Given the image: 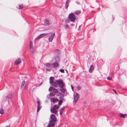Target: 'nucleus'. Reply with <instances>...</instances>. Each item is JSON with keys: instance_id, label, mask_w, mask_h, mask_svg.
I'll return each instance as SVG.
<instances>
[{"instance_id": "14", "label": "nucleus", "mask_w": 127, "mask_h": 127, "mask_svg": "<svg viewBox=\"0 0 127 127\" xmlns=\"http://www.w3.org/2000/svg\"><path fill=\"white\" fill-rule=\"evenodd\" d=\"M52 66L54 67H56L58 66V64L57 62H55L52 64Z\"/></svg>"}, {"instance_id": "10", "label": "nucleus", "mask_w": 127, "mask_h": 127, "mask_svg": "<svg viewBox=\"0 0 127 127\" xmlns=\"http://www.w3.org/2000/svg\"><path fill=\"white\" fill-rule=\"evenodd\" d=\"M13 96L11 93H10L9 94H7V96L5 97V99L8 100L9 99L13 97Z\"/></svg>"}, {"instance_id": "1", "label": "nucleus", "mask_w": 127, "mask_h": 127, "mask_svg": "<svg viewBox=\"0 0 127 127\" xmlns=\"http://www.w3.org/2000/svg\"><path fill=\"white\" fill-rule=\"evenodd\" d=\"M60 106L57 105H54L52 108L50 109V111L51 112L55 114H57L58 112L57 109H58L59 108Z\"/></svg>"}, {"instance_id": "22", "label": "nucleus", "mask_w": 127, "mask_h": 127, "mask_svg": "<svg viewBox=\"0 0 127 127\" xmlns=\"http://www.w3.org/2000/svg\"><path fill=\"white\" fill-rule=\"evenodd\" d=\"M55 94L53 92L50 93L49 95L51 96H55Z\"/></svg>"}, {"instance_id": "18", "label": "nucleus", "mask_w": 127, "mask_h": 127, "mask_svg": "<svg viewBox=\"0 0 127 127\" xmlns=\"http://www.w3.org/2000/svg\"><path fill=\"white\" fill-rule=\"evenodd\" d=\"M120 116L121 117L123 118H125L127 117V115L125 114H120Z\"/></svg>"}, {"instance_id": "28", "label": "nucleus", "mask_w": 127, "mask_h": 127, "mask_svg": "<svg viewBox=\"0 0 127 127\" xmlns=\"http://www.w3.org/2000/svg\"><path fill=\"white\" fill-rule=\"evenodd\" d=\"M30 47H33V45L32 43V41H30Z\"/></svg>"}, {"instance_id": "20", "label": "nucleus", "mask_w": 127, "mask_h": 127, "mask_svg": "<svg viewBox=\"0 0 127 127\" xmlns=\"http://www.w3.org/2000/svg\"><path fill=\"white\" fill-rule=\"evenodd\" d=\"M18 8L20 9H22L23 8V6L22 4H21L19 5V7H18Z\"/></svg>"}, {"instance_id": "44", "label": "nucleus", "mask_w": 127, "mask_h": 127, "mask_svg": "<svg viewBox=\"0 0 127 127\" xmlns=\"http://www.w3.org/2000/svg\"><path fill=\"white\" fill-rule=\"evenodd\" d=\"M5 127H10V125H9L6 126Z\"/></svg>"}, {"instance_id": "46", "label": "nucleus", "mask_w": 127, "mask_h": 127, "mask_svg": "<svg viewBox=\"0 0 127 127\" xmlns=\"http://www.w3.org/2000/svg\"><path fill=\"white\" fill-rule=\"evenodd\" d=\"M14 64H16V61H15Z\"/></svg>"}, {"instance_id": "17", "label": "nucleus", "mask_w": 127, "mask_h": 127, "mask_svg": "<svg viewBox=\"0 0 127 127\" xmlns=\"http://www.w3.org/2000/svg\"><path fill=\"white\" fill-rule=\"evenodd\" d=\"M59 95H60V96L59 97V99L62 98H63L64 96V94L61 92L59 93Z\"/></svg>"}, {"instance_id": "37", "label": "nucleus", "mask_w": 127, "mask_h": 127, "mask_svg": "<svg viewBox=\"0 0 127 127\" xmlns=\"http://www.w3.org/2000/svg\"><path fill=\"white\" fill-rule=\"evenodd\" d=\"M55 59L56 61H58L59 60V58L58 57H56L55 58Z\"/></svg>"}, {"instance_id": "43", "label": "nucleus", "mask_w": 127, "mask_h": 127, "mask_svg": "<svg viewBox=\"0 0 127 127\" xmlns=\"http://www.w3.org/2000/svg\"><path fill=\"white\" fill-rule=\"evenodd\" d=\"M71 88H72V90H73V87L72 86V85H71Z\"/></svg>"}, {"instance_id": "7", "label": "nucleus", "mask_w": 127, "mask_h": 127, "mask_svg": "<svg viewBox=\"0 0 127 127\" xmlns=\"http://www.w3.org/2000/svg\"><path fill=\"white\" fill-rule=\"evenodd\" d=\"M55 125V123L53 121H50L49 122V124L47 127H53Z\"/></svg>"}, {"instance_id": "41", "label": "nucleus", "mask_w": 127, "mask_h": 127, "mask_svg": "<svg viewBox=\"0 0 127 127\" xmlns=\"http://www.w3.org/2000/svg\"><path fill=\"white\" fill-rule=\"evenodd\" d=\"M56 96L57 97L59 96H60V95H59V93L58 94H56Z\"/></svg>"}, {"instance_id": "21", "label": "nucleus", "mask_w": 127, "mask_h": 127, "mask_svg": "<svg viewBox=\"0 0 127 127\" xmlns=\"http://www.w3.org/2000/svg\"><path fill=\"white\" fill-rule=\"evenodd\" d=\"M30 52L32 53H33L34 52V50L33 49V47H30Z\"/></svg>"}, {"instance_id": "35", "label": "nucleus", "mask_w": 127, "mask_h": 127, "mask_svg": "<svg viewBox=\"0 0 127 127\" xmlns=\"http://www.w3.org/2000/svg\"><path fill=\"white\" fill-rule=\"evenodd\" d=\"M60 71L62 73H64V70L63 69H60Z\"/></svg>"}, {"instance_id": "32", "label": "nucleus", "mask_w": 127, "mask_h": 127, "mask_svg": "<svg viewBox=\"0 0 127 127\" xmlns=\"http://www.w3.org/2000/svg\"><path fill=\"white\" fill-rule=\"evenodd\" d=\"M54 88L53 87H50L49 88V91H53V90Z\"/></svg>"}, {"instance_id": "19", "label": "nucleus", "mask_w": 127, "mask_h": 127, "mask_svg": "<svg viewBox=\"0 0 127 127\" xmlns=\"http://www.w3.org/2000/svg\"><path fill=\"white\" fill-rule=\"evenodd\" d=\"M53 92L55 94L58 93L59 92V91L57 89H55L54 88Z\"/></svg>"}, {"instance_id": "8", "label": "nucleus", "mask_w": 127, "mask_h": 127, "mask_svg": "<svg viewBox=\"0 0 127 127\" xmlns=\"http://www.w3.org/2000/svg\"><path fill=\"white\" fill-rule=\"evenodd\" d=\"M50 117L52 120L51 121H54L55 123L57 119L55 115L52 114L51 115Z\"/></svg>"}, {"instance_id": "30", "label": "nucleus", "mask_w": 127, "mask_h": 127, "mask_svg": "<svg viewBox=\"0 0 127 127\" xmlns=\"http://www.w3.org/2000/svg\"><path fill=\"white\" fill-rule=\"evenodd\" d=\"M59 101L58 103V104L59 105H61L62 104V103L63 102V101L61 100H59Z\"/></svg>"}, {"instance_id": "27", "label": "nucleus", "mask_w": 127, "mask_h": 127, "mask_svg": "<svg viewBox=\"0 0 127 127\" xmlns=\"http://www.w3.org/2000/svg\"><path fill=\"white\" fill-rule=\"evenodd\" d=\"M81 12L80 11H77L75 12V13L77 15H78Z\"/></svg>"}, {"instance_id": "23", "label": "nucleus", "mask_w": 127, "mask_h": 127, "mask_svg": "<svg viewBox=\"0 0 127 127\" xmlns=\"http://www.w3.org/2000/svg\"><path fill=\"white\" fill-rule=\"evenodd\" d=\"M51 84L53 85L55 87H57V83L56 82H52V83H51Z\"/></svg>"}, {"instance_id": "4", "label": "nucleus", "mask_w": 127, "mask_h": 127, "mask_svg": "<svg viewBox=\"0 0 127 127\" xmlns=\"http://www.w3.org/2000/svg\"><path fill=\"white\" fill-rule=\"evenodd\" d=\"M65 24L64 25V27L66 29H70L71 28H70L69 26V21L68 20H65Z\"/></svg>"}, {"instance_id": "38", "label": "nucleus", "mask_w": 127, "mask_h": 127, "mask_svg": "<svg viewBox=\"0 0 127 127\" xmlns=\"http://www.w3.org/2000/svg\"><path fill=\"white\" fill-rule=\"evenodd\" d=\"M25 83V82L24 81H23L22 83V85L24 86Z\"/></svg>"}, {"instance_id": "16", "label": "nucleus", "mask_w": 127, "mask_h": 127, "mask_svg": "<svg viewBox=\"0 0 127 127\" xmlns=\"http://www.w3.org/2000/svg\"><path fill=\"white\" fill-rule=\"evenodd\" d=\"M54 78L52 77H51L50 78V83L51 84L53 82H54Z\"/></svg>"}, {"instance_id": "5", "label": "nucleus", "mask_w": 127, "mask_h": 127, "mask_svg": "<svg viewBox=\"0 0 127 127\" xmlns=\"http://www.w3.org/2000/svg\"><path fill=\"white\" fill-rule=\"evenodd\" d=\"M79 96V94L78 93H76L75 96H74V101L73 103L74 104L76 103V102L78 101Z\"/></svg>"}, {"instance_id": "6", "label": "nucleus", "mask_w": 127, "mask_h": 127, "mask_svg": "<svg viewBox=\"0 0 127 127\" xmlns=\"http://www.w3.org/2000/svg\"><path fill=\"white\" fill-rule=\"evenodd\" d=\"M55 35V33H54L51 34L49 36L48 38L49 40V42H51L52 41Z\"/></svg>"}, {"instance_id": "39", "label": "nucleus", "mask_w": 127, "mask_h": 127, "mask_svg": "<svg viewBox=\"0 0 127 127\" xmlns=\"http://www.w3.org/2000/svg\"><path fill=\"white\" fill-rule=\"evenodd\" d=\"M107 79L109 80H112V78L110 77H108L107 78Z\"/></svg>"}, {"instance_id": "11", "label": "nucleus", "mask_w": 127, "mask_h": 127, "mask_svg": "<svg viewBox=\"0 0 127 127\" xmlns=\"http://www.w3.org/2000/svg\"><path fill=\"white\" fill-rule=\"evenodd\" d=\"M21 62V59L20 58H18L16 59V65H18Z\"/></svg>"}, {"instance_id": "15", "label": "nucleus", "mask_w": 127, "mask_h": 127, "mask_svg": "<svg viewBox=\"0 0 127 127\" xmlns=\"http://www.w3.org/2000/svg\"><path fill=\"white\" fill-rule=\"evenodd\" d=\"M69 2V0H67L66 1V4H65V7L66 9L68 7Z\"/></svg>"}, {"instance_id": "36", "label": "nucleus", "mask_w": 127, "mask_h": 127, "mask_svg": "<svg viewBox=\"0 0 127 127\" xmlns=\"http://www.w3.org/2000/svg\"><path fill=\"white\" fill-rule=\"evenodd\" d=\"M40 108V107L39 106H37V112H38L39 111Z\"/></svg>"}, {"instance_id": "33", "label": "nucleus", "mask_w": 127, "mask_h": 127, "mask_svg": "<svg viewBox=\"0 0 127 127\" xmlns=\"http://www.w3.org/2000/svg\"><path fill=\"white\" fill-rule=\"evenodd\" d=\"M41 34V36H42L43 37L44 36H46L47 35V33H43Z\"/></svg>"}, {"instance_id": "42", "label": "nucleus", "mask_w": 127, "mask_h": 127, "mask_svg": "<svg viewBox=\"0 0 127 127\" xmlns=\"http://www.w3.org/2000/svg\"><path fill=\"white\" fill-rule=\"evenodd\" d=\"M37 103L38 104V105L37 106H39V105H40V103H39V101H38L37 102Z\"/></svg>"}, {"instance_id": "2", "label": "nucleus", "mask_w": 127, "mask_h": 127, "mask_svg": "<svg viewBox=\"0 0 127 127\" xmlns=\"http://www.w3.org/2000/svg\"><path fill=\"white\" fill-rule=\"evenodd\" d=\"M76 16L73 13L70 14L68 16V20L72 22H74L76 19Z\"/></svg>"}, {"instance_id": "40", "label": "nucleus", "mask_w": 127, "mask_h": 127, "mask_svg": "<svg viewBox=\"0 0 127 127\" xmlns=\"http://www.w3.org/2000/svg\"><path fill=\"white\" fill-rule=\"evenodd\" d=\"M81 88L80 87H77V89L78 90H79Z\"/></svg>"}, {"instance_id": "25", "label": "nucleus", "mask_w": 127, "mask_h": 127, "mask_svg": "<svg viewBox=\"0 0 127 127\" xmlns=\"http://www.w3.org/2000/svg\"><path fill=\"white\" fill-rule=\"evenodd\" d=\"M43 37L42 36H41V34H40L38 37H37L36 39V40H38L40 38Z\"/></svg>"}, {"instance_id": "47", "label": "nucleus", "mask_w": 127, "mask_h": 127, "mask_svg": "<svg viewBox=\"0 0 127 127\" xmlns=\"http://www.w3.org/2000/svg\"><path fill=\"white\" fill-rule=\"evenodd\" d=\"M73 25V24H71V26H73V25Z\"/></svg>"}, {"instance_id": "45", "label": "nucleus", "mask_w": 127, "mask_h": 127, "mask_svg": "<svg viewBox=\"0 0 127 127\" xmlns=\"http://www.w3.org/2000/svg\"><path fill=\"white\" fill-rule=\"evenodd\" d=\"M113 90H114V91L115 92V93L116 94V91H115V90H114V89H113Z\"/></svg>"}, {"instance_id": "29", "label": "nucleus", "mask_w": 127, "mask_h": 127, "mask_svg": "<svg viewBox=\"0 0 127 127\" xmlns=\"http://www.w3.org/2000/svg\"><path fill=\"white\" fill-rule=\"evenodd\" d=\"M4 113V111L3 109L2 108H1L0 109V113L2 114H3Z\"/></svg>"}, {"instance_id": "34", "label": "nucleus", "mask_w": 127, "mask_h": 127, "mask_svg": "<svg viewBox=\"0 0 127 127\" xmlns=\"http://www.w3.org/2000/svg\"><path fill=\"white\" fill-rule=\"evenodd\" d=\"M55 52H57L58 53H60V51L59 50H55Z\"/></svg>"}, {"instance_id": "9", "label": "nucleus", "mask_w": 127, "mask_h": 127, "mask_svg": "<svg viewBox=\"0 0 127 127\" xmlns=\"http://www.w3.org/2000/svg\"><path fill=\"white\" fill-rule=\"evenodd\" d=\"M50 100L51 102H52L53 103H55L58 102L59 101L58 99L56 98H50Z\"/></svg>"}, {"instance_id": "13", "label": "nucleus", "mask_w": 127, "mask_h": 127, "mask_svg": "<svg viewBox=\"0 0 127 127\" xmlns=\"http://www.w3.org/2000/svg\"><path fill=\"white\" fill-rule=\"evenodd\" d=\"M94 69V66L92 65L90 67V69L89 70V72L90 73H91L93 71Z\"/></svg>"}, {"instance_id": "24", "label": "nucleus", "mask_w": 127, "mask_h": 127, "mask_svg": "<svg viewBox=\"0 0 127 127\" xmlns=\"http://www.w3.org/2000/svg\"><path fill=\"white\" fill-rule=\"evenodd\" d=\"M64 108L63 107L60 111V114L61 115L63 113Z\"/></svg>"}, {"instance_id": "3", "label": "nucleus", "mask_w": 127, "mask_h": 127, "mask_svg": "<svg viewBox=\"0 0 127 127\" xmlns=\"http://www.w3.org/2000/svg\"><path fill=\"white\" fill-rule=\"evenodd\" d=\"M59 86L61 88H63L64 87V84L62 80H60L56 81Z\"/></svg>"}, {"instance_id": "31", "label": "nucleus", "mask_w": 127, "mask_h": 127, "mask_svg": "<svg viewBox=\"0 0 127 127\" xmlns=\"http://www.w3.org/2000/svg\"><path fill=\"white\" fill-rule=\"evenodd\" d=\"M45 65L46 66H47L48 67H50L51 66V64L49 63H47Z\"/></svg>"}, {"instance_id": "26", "label": "nucleus", "mask_w": 127, "mask_h": 127, "mask_svg": "<svg viewBox=\"0 0 127 127\" xmlns=\"http://www.w3.org/2000/svg\"><path fill=\"white\" fill-rule=\"evenodd\" d=\"M61 92L63 93H65L66 92V90L64 88L61 89Z\"/></svg>"}, {"instance_id": "12", "label": "nucleus", "mask_w": 127, "mask_h": 127, "mask_svg": "<svg viewBox=\"0 0 127 127\" xmlns=\"http://www.w3.org/2000/svg\"><path fill=\"white\" fill-rule=\"evenodd\" d=\"M50 24V22L47 19H46L45 21V25L46 26L49 25Z\"/></svg>"}]
</instances>
